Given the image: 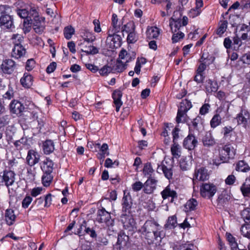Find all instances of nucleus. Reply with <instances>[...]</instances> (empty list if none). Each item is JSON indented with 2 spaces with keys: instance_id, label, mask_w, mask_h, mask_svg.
Segmentation results:
<instances>
[{
  "instance_id": "obj_1",
  "label": "nucleus",
  "mask_w": 250,
  "mask_h": 250,
  "mask_svg": "<svg viewBox=\"0 0 250 250\" xmlns=\"http://www.w3.org/2000/svg\"><path fill=\"white\" fill-rule=\"evenodd\" d=\"M122 206V213L120 216L121 221L125 229L131 230L134 225L135 222L134 219L130 215L132 202L129 192L124 191Z\"/></svg>"
},
{
  "instance_id": "obj_2",
  "label": "nucleus",
  "mask_w": 250,
  "mask_h": 250,
  "mask_svg": "<svg viewBox=\"0 0 250 250\" xmlns=\"http://www.w3.org/2000/svg\"><path fill=\"white\" fill-rule=\"evenodd\" d=\"M161 226L154 220H147L140 231L145 236L148 244H153L158 237H161Z\"/></svg>"
},
{
  "instance_id": "obj_3",
  "label": "nucleus",
  "mask_w": 250,
  "mask_h": 250,
  "mask_svg": "<svg viewBox=\"0 0 250 250\" xmlns=\"http://www.w3.org/2000/svg\"><path fill=\"white\" fill-rule=\"evenodd\" d=\"M12 8L8 5H0V26L3 29L12 30L15 28Z\"/></svg>"
},
{
  "instance_id": "obj_4",
  "label": "nucleus",
  "mask_w": 250,
  "mask_h": 250,
  "mask_svg": "<svg viewBox=\"0 0 250 250\" xmlns=\"http://www.w3.org/2000/svg\"><path fill=\"white\" fill-rule=\"evenodd\" d=\"M191 107V102L187 99H185L180 103L176 118V121L178 124L185 122L186 113Z\"/></svg>"
},
{
  "instance_id": "obj_5",
  "label": "nucleus",
  "mask_w": 250,
  "mask_h": 250,
  "mask_svg": "<svg viewBox=\"0 0 250 250\" xmlns=\"http://www.w3.org/2000/svg\"><path fill=\"white\" fill-rule=\"evenodd\" d=\"M217 187L213 183H205L200 186L201 196L205 198L210 199L217 192Z\"/></svg>"
},
{
  "instance_id": "obj_6",
  "label": "nucleus",
  "mask_w": 250,
  "mask_h": 250,
  "mask_svg": "<svg viewBox=\"0 0 250 250\" xmlns=\"http://www.w3.org/2000/svg\"><path fill=\"white\" fill-rule=\"evenodd\" d=\"M97 220L100 223H104L108 227H112L114 224V219L111 218L110 213L104 208L98 210Z\"/></svg>"
},
{
  "instance_id": "obj_7",
  "label": "nucleus",
  "mask_w": 250,
  "mask_h": 250,
  "mask_svg": "<svg viewBox=\"0 0 250 250\" xmlns=\"http://www.w3.org/2000/svg\"><path fill=\"white\" fill-rule=\"evenodd\" d=\"M18 65L13 60L8 59L3 61L0 68L4 73L11 74L17 69Z\"/></svg>"
},
{
  "instance_id": "obj_8",
  "label": "nucleus",
  "mask_w": 250,
  "mask_h": 250,
  "mask_svg": "<svg viewBox=\"0 0 250 250\" xmlns=\"http://www.w3.org/2000/svg\"><path fill=\"white\" fill-rule=\"evenodd\" d=\"M116 245L119 250H126L128 249L130 245L128 235L125 234L124 232L121 231L118 235Z\"/></svg>"
},
{
  "instance_id": "obj_9",
  "label": "nucleus",
  "mask_w": 250,
  "mask_h": 250,
  "mask_svg": "<svg viewBox=\"0 0 250 250\" xmlns=\"http://www.w3.org/2000/svg\"><path fill=\"white\" fill-rule=\"evenodd\" d=\"M15 176L16 174L12 170H4L1 176L0 185H4L8 188L9 186H12L15 182Z\"/></svg>"
},
{
  "instance_id": "obj_10",
  "label": "nucleus",
  "mask_w": 250,
  "mask_h": 250,
  "mask_svg": "<svg viewBox=\"0 0 250 250\" xmlns=\"http://www.w3.org/2000/svg\"><path fill=\"white\" fill-rule=\"evenodd\" d=\"M235 119L237 120L238 125H242L246 128L250 123V114L247 110L241 109Z\"/></svg>"
},
{
  "instance_id": "obj_11",
  "label": "nucleus",
  "mask_w": 250,
  "mask_h": 250,
  "mask_svg": "<svg viewBox=\"0 0 250 250\" xmlns=\"http://www.w3.org/2000/svg\"><path fill=\"white\" fill-rule=\"evenodd\" d=\"M198 141L196 137L192 133H189L183 141V146L188 150H193L197 146Z\"/></svg>"
},
{
  "instance_id": "obj_12",
  "label": "nucleus",
  "mask_w": 250,
  "mask_h": 250,
  "mask_svg": "<svg viewBox=\"0 0 250 250\" xmlns=\"http://www.w3.org/2000/svg\"><path fill=\"white\" fill-rule=\"evenodd\" d=\"M194 175L196 179L202 181L208 180L209 177L208 170L203 167H196Z\"/></svg>"
},
{
  "instance_id": "obj_13",
  "label": "nucleus",
  "mask_w": 250,
  "mask_h": 250,
  "mask_svg": "<svg viewBox=\"0 0 250 250\" xmlns=\"http://www.w3.org/2000/svg\"><path fill=\"white\" fill-rule=\"evenodd\" d=\"M40 159V154L33 149L28 150L26 158L27 164L30 167L38 163Z\"/></svg>"
},
{
  "instance_id": "obj_14",
  "label": "nucleus",
  "mask_w": 250,
  "mask_h": 250,
  "mask_svg": "<svg viewBox=\"0 0 250 250\" xmlns=\"http://www.w3.org/2000/svg\"><path fill=\"white\" fill-rule=\"evenodd\" d=\"M9 107L11 112L18 116L21 115L24 109V106L23 104L16 100H13L11 102Z\"/></svg>"
},
{
  "instance_id": "obj_15",
  "label": "nucleus",
  "mask_w": 250,
  "mask_h": 250,
  "mask_svg": "<svg viewBox=\"0 0 250 250\" xmlns=\"http://www.w3.org/2000/svg\"><path fill=\"white\" fill-rule=\"evenodd\" d=\"M117 33L113 32V34H110V32H109L106 42L109 40L113 42L112 44L110 45L111 48H117L122 45V38L120 35L117 34Z\"/></svg>"
},
{
  "instance_id": "obj_16",
  "label": "nucleus",
  "mask_w": 250,
  "mask_h": 250,
  "mask_svg": "<svg viewBox=\"0 0 250 250\" xmlns=\"http://www.w3.org/2000/svg\"><path fill=\"white\" fill-rule=\"evenodd\" d=\"M157 181L154 178L149 177L144 185V192L146 194H151L156 188Z\"/></svg>"
},
{
  "instance_id": "obj_17",
  "label": "nucleus",
  "mask_w": 250,
  "mask_h": 250,
  "mask_svg": "<svg viewBox=\"0 0 250 250\" xmlns=\"http://www.w3.org/2000/svg\"><path fill=\"white\" fill-rule=\"evenodd\" d=\"M161 194L164 200L171 197L172 198L171 202H172L174 198H177V192L173 190L169 185L167 186L161 191Z\"/></svg>"
},
{
  "instance_id": "obj_18",
  "label": "nucleus",
  "mask_w": 250,
  "mask_h": 250,
  "mask_svg": "<svg viewBox=\"0 0 250 250\" xmlns=\"http://www.w3.org/2000/svg\"><path fill=\"white\" fill-rule=\"evenodd\" d=\"M80 36L83 38L84 42H94L95 39V36L93 35L92 32L86 29H81L80 31Z\"/></svg>"
},
{
  "instance_id": "obj_19",
  "label": "nucleus",
  "mask_w": 250,
  "mask_h": 250,
  "mask_svg": "<svg viewBox=\"0 0 250 250\" xmlns=\"http://www.w3.org/2000/svg\"><path fill=\"white\" fill-rule=\"evenodd\" d=\"M204 146L210 147L216 144V141L210 132H207L202 139Z\"/></svg>"
},
{
  "instance_id": "obj_20",
  "label": "nucleus",
  "mask_w": 250,
  "mask_h": 250,
  "mask_svg": "<svg viewBox=\"0 0 250 250\" xmlns=\"http://www.w3.org/2000/svg\"><path fill=\"white\" fill-rule=\"evenodd\" d=\"M26 53V50L22 45L14 46L12 49L11 56L16 59H19L23 57Z\"/></svg>"
},
{
  "instance_id": "obj_21",
  "label": "nucleus",
  "mask_w": 250,
  "mask_h": 250,
  "mask_svg": "<svg viewBox=\"0 0 250 250\" xmlns=\"http://www.w3.org/2000/svg\"><path fill=\"white\" fill-rule=\"evenodd\" d=\"M41 169L45 173H52L54 169V163L49 158H46L41 166Z\"/></svg>"
},
{
  "instance_id": "obj_22",
  "label": "nucleus",
  "mask_w": 250,
  "mask_h": 250,
  "mask_svg": "<svg viewBox=\"0 0 250 250\" xmlns=\"http://www.w3.org/2000/svg\"><path fill=\"white\" fill-rule=\"evenodd\" d=\"M157 171L161 173L162 171L165 176L168 179H172L173 175V171L171 167H167L164 165H158Z\"/></svg>"
},
{
  "instance_id": "obj_23",
  "label": "nucleus",
  "mask_w": 250,
  "mask_h": 250,
  "mask_svg": "<svg viewBox=\"0 0 250 250\" xmlns=\"http://www.w3.org/2000/svg\"><path fill=\"white\" fill-rule=\"evenodd\" d=\"M33 81L32 76L28 73H25L21 79L20 82L23 87L29 88L33 84Z\"/></svg>"
},
{
  "instance_id": "obj_24",
  "label": "nucleus",
  "mask_w": 250,
  "mask_h": 250,
  "mask_svg": "<svg viewBox=\"0 0 250 250\" xmlns=\"http://www.w3.org/2000/svg\"><path fill=\"white\" fill-rule=\"evenodd\" d=\"M5 217L6 223L8 225L11 226L15 222L16 215L14 210L12 209H7L5 211Z\"/></svg>"
},
{
  "instance_id": "obj_25",
  "label": "nucleus",
  "mask_w": 250,
  "mask_h": 250,
  "mask_svg": "<svg viewBox=\"0 0 250 250\" xmlns=\"http://www.w3.org/2000/svg\"><path fill=\"white\" fill-rule=\"evenodd\" d=\"M42 149L45 154L48 155L52 153L54 149V144L51 140H46L43 143Z\"/></svg>"
},
{
  "instance_id": "obj_26",
  "label": "nucleus",
  "mask_w": 250,
  "mask_h": 250,
  "mask_svg": "<svg viewBox=\"0 0 250 250\" xmlns=\"http://www.w3.org/2000/svg\"><path fill=\"white\" fill-rule=\"evenodd\" d=\"M146 38L148 40L156 39L160 34V31L157 27H150L147 28L146 32Z\"/></svg>"
},
{
  "instance_id": "obj_27",
  "label": "nucleus",
  "mask_w": 250,
  "mask_h": 250,
  "mask_svg": "<svg viewBox=\"0 0 250 250\" xmlns=\"http://www.w3.org/2000/svg\"><path fill=\"white\" fill-rule=\"evenodd\" d=\"M178 225L177 222V217L175 215L169 216L166 223L164 225L165 229H171L175 228Z\"/></svg>"
},
{
  "instance_id": "obj_28",
  "label": "nucleus",
  "mask_w": 250,
  "mask_h": 250,
  "mask_svg": "<svg viewBox=\"0 0 250 250\" xmlns=\"http://www.w3.org/2000/svg\"><path fill=\"white\" fill-rule=\"evenodd\" d=\"M203 6V1L202 0H196V7L191 9L188 13V16L191 18H194L199 15L201 12L200 8Z\"/></svg>"
},
{
  "instance_id": "obj_29",
  "label": "nucleus",
  "mask_w": 250,
  "mask_h": 250,
  "mask_svg": "<svg viewBox=\"0 0 250 250\" xmlns=\"http://www.w3.org/2000/svg\"><path fill=\"white\" fill-rule=\"evenodd\" d=\"M227 241L231 247L232 250H238L239 247L236 242V238L230 233L227 232L226 234Z\"/></svg>"
},
{
  "instance_id": "obj_30",
  "label": "nucleus",
  "mask_w": 250,
  "mask_h": 250,
  "mask_svg": "<svg viewBox=\"0 0 250 250\" xmlns=\"http://www.w3.org/2000/svg\"><path fill=\"white\" fill-rule=\"evenodd\" d=\"M242 194L245 197L250 196V179H246L240 188Z\"/></svg>"
},
{
  "instance_id": "obj_31",
  "label": "nucleus",
  "mask_w": 250,
  "mask_h": 250,
  "mask_svg": "<svg viewBox=\"0 0 250 250\" xmlns=\"http://www.w3.org/2000/svg\"><path fill=\"white\" fill-rule=\"evenodd\" d=\"M205 87L206 92L209 93L212 92H216L218 88L217 83H213L210 79H208L206 81Z\"/></svg>"
},
{
  "instance_id": "obj_32",
  "label": "nucleus",
  "mask_w": 250,
  "mask_h": 250,
  "mask_svg": "<svg viewBox=\"0 0 250 250\" xmlns=\"http://www.w3.org/2000/svg\"><path fill=\"white\" fill-rule=\"evenodd\" d=\"M135 27L134 22L131 21L124 25L122 28H121V30H122V32L124 35V32L128 34L129 33L135 30Z\"/></svg>"
},
{
  "instance_id": "obj_33",
  "label": "nucleus",
  "mask_w": 250,
  "mask_h": 250,
  "mask_svg": "<svg viewBox=\"0 0 250 250\" xmlns=\"http://www.w3.org/2000/svg\"><path fill=\"white\" fill-rule=\"evenodd\" d=\"M235 154L231 152V154H227L223 148L219 150V157L222 163L227 162L230 159L233 158Z\"/></svg>"
},
{
  "instance_id": "obj_34",
  "label": "nucleus",
  "mask_w": 250,
  "mask_h": 250,
  "mask_svg": "<svg viewBox=\"0 0 250 250\" xmlns=\"http://www.w3.org/2000/svg\"><path fill=\"white\" fill-rule=\"evenodd\" d=\"M235 169L244 172H248L250 170V167L244 161H239L236 164Z\"/></svg>"
},
{
  "instance_id": "obj_35",
  "label": "nucleus",
  "mask_w": 250,
  "mask_h": 250,
  "mask_svg": "<svg viewBox=\"0 0 250 250\" xmlns=\"http://www.w3.org/2000/svg\"><path fill=\"white\" fill-rule=\"evenodd\" d=\"M241 218L245 222V224L250 223V208H246L241 211L240 213Z\"/></svg>"
},
{
  "instance_id": "obj_36",
  "label": "nucleus",
  "mask_w": 250,
  "mask_h": 250,
  "mask_svg": "<svg viewBox=\"0 0 250 250\" xmlns=\"http://www.w3.org/2000/svg\"><path fill=\"white\" fill-rule=\"evenodd\" d=\"M229 198V196L226 191H223L219 195L217 201L219 205L223 206L228 202Z\"/></svg>"
},
{
  "instance_id": "obj_37",
  "label": "nucleus",
  "mask_w": 250,
  "mask_h": 250,
  "mask_svg": "<svg viewBox=\"0 0 250 250\" xmlns=\"http://www.w3.org/2000/svg\"><path fill=\"white\" fill-rule=\"evenodd\" d=\"M222 118L219 114H215L210 121L211 128H215L221 124Z\"/></svg>"
},
{
  "instance_id": "obj_38",
  "label": "nucleus",
  "mask_w": 250,
  "mask_h": 250,
  "mask_svg": "<svg viewBox=\"0 0 250 250\" xmlns=\"http://www.w3.org/2000/svg\"><path fill=\"white\" fill-rule=\"evenodd\" d=\"M111 20V24L114 32H119L121 30V25L120 23H119L117 15L116 14H113Z\"/></svg>"
},
{
  "instance_id": "obj_39",
  "label": "nucleus",
  "mask_w": 250,
  "mask_h": 250,
  "mask_svg": "<svg viewBox=\"0 0 250 250\" xmlns=\"http://www.w3.org/2000/svg\"><path fill=\"white\" fill-rule=\"evenodd\" d=\"M53 178L52 173H45L42 176V183L45 187H48L50 185Z\"/></svg>"
},
{
  "instance_id": "obj_40",
  "label": "nucleus",
  "mask_w": 250,
  "mask_h": 250,
  "mask_svg": "<svg viewBox=\"0 0 250 250\" xmlns=\"http://www.w3.org/2000/svg\"><path fill=\"white\" fill-rule=\"evenodd\" d=\"M125 68V64L121 60H118L115 65L112 67L113 73L116 72L118 73L122 72Z\"/></svg>"
},
{
  "instance_id": "obj_41",
  "label": "nucleus",
  "mask_w": 250,
  "mask_h": 250,
  "mask_svg": "<svg viewBox=\"0 0 250 250\" xmlns=\"http://www.w3.org/2000/svg\"><path fill=\"white\" fill-rule=\"evenodd\" d=\"M173 145L171 147V152L175 158H179L180 156V146L178 143H173Z\"/></svg>"
},
{
  "instance_id": "obj_42",
  "label": "nucleus",
  "mask_w": 250,
  "mask_h": 250,
  "mask_svg": "<svg viewBox=\"0 0 250 250\" xmlns=\"http://www.w3.org/2000/svg\"><path fill=\"white\" fill-rule=\"evenodd\" d=\"M81 50L82 52H85L87 54L95 55L99 53L98 49L92 45L86 46Z\"/></svg>"
},
{
  "instance_id": "obj_43",
  "label": "nucleus",
  "mask_w": 250,
  "mask_h": 250,
  "mask_svg": "<svg viewBox=\"0 0 250 250\" xmlns=\"http://www.w3.org/2000/svg\"><path fill=\"white\" fill-rule=\"evenodd\" d=\"M240 231L241 234L245 237L250 239V224H245L242 225Z\"/></svg>"
},
{
  "instance_id": "obj_44",
  "label": "nucleus",
  "mask_w": 250,
  "mask_h": 250,
  "mask_svg": "<svg viewBox=\"0 0 250 250\" xmlns=\"http://www.w3.org/2000/svg\"><path fill=\"white\" fill-rule=\"evenodd\" d=\"M75 33V29L71 26L65 27L63 30V34L64 37L67 40H69L72 38L73 35Z\"/></svg>"
},
{
  "instance_id": "obj_45",
  "label": "nucleus",
  "mask_w": 250,
  "mask_h": 250,
  "mask_svg": "<svg viewBox=\"0 0 250 250\" xmlns=\"http://www.w3.org/2000/svg\"><path fill=\"white\" fill-rule=\"evenodd\" d=\"M11 40L14 46L22 45L21 43L23 41V37L22 35L19 34H13L12 36Z\"/></svg>"
},
{
  "instance_id": "obj_46",
  "label": "nucleus",
  "mask_w": 250,
  "mask_h": 250,
  "mask_svg": "<svg viewBox=\"0 0 250 250\" xmlns=\"http://www.w3.org/2000/svg\"><path fill=\"white\" fill-rule=\"evenodd\" d=\"M249 32V34L244 33L241 36V39L243 40H250V27L247 26V24H243L241 27L240 31H245Z\"/></svg>"
},
{
  "instance_id": "obj_47",
  "label": "nucleus",
  "mask_w": 250,
  "mask_h": 250,
  "mask_svg": "<svg viewBox=\"0 0 250 250\" xmlns=\"http://www.w3.org/2000/svg\"><path fill=\"white\" fill-rule=\"evenodd\" d=\"M138 39V37L135 30L129 33L126 39V41L129 44H133L135 43Z\"/></svg>"
},
{
  "instance_id": "obj_48",
  "label": "nucleus",
  "mask_w": 250,
  "mask_h": 250,
  "mask_svg": "<svg viewBox=\"0 0 250 250\" xmlns=\"http://www.w3.org/2000/svg\"><path fill=\"white\" fill-rule=\"evenodd\" d=\"M197 205V201L195 199L192 198L187 202L185 208L189 210H193L196 209Z\"/></svg>"
},
{
  "instance_id": "obj_49",
  "label": "nucleus",
  "mask_w": 250,
  "mask_h": 250,
  "mask_svg": "<svg viewBox=\"0 0 250 250\" xmlns=\"http://www.w3.org/2000/svg\"><path fill=\"white\" fill-rule=\"evenodd\" d=\"M215 58L209 55L208 54H206L205 53H204L201 57V58L199 60L200 62H206L209 65L211 63H212L213 61H214Z\"/></svg>"
},
{
  "instance_id": "obj_50",
  "label": "nucleus",
  "mask_w": 250,
  "mask_h": 250,
  "mask_svg": "<svg viewBox=\"0 0 250 250\" xmlns=\"http://www.w3.org/2000/svg\"><path fill=\"white\" fill-rule=\"evenodd\" d=\"M204 122V119L198 115L192 120V125L195 129H198L199 125H203Z\"/></svg>"
},
{
  "instance_id": "obj_51",
  "label": "nucleus",
  "mask_w": 250,
  "mask_h": 250,
  "mask_svg": "<svg viewBox=\"0 0 250 250\" xmlns=\"http://www.w3.org/2000/svg\"><path fill=\"white\" fill-rule=\"evenodd\" d=\"M154 170L153 169L150 163H146L143 168V172L145 175H148L149 177H151L152 174L153 173Z\"/></svg>"
},
{
  "instance_id": "obj_52",
  "label": "nucleus",
  "mask_w": 250,
  "mask_h": 250,
  "mask_svg": "<svg viewBox=\"0 0 250 250\" xmlns=\"http://www.w3.org/2000/svg\"><path fill=\"white\" fill-rule=\"evenodd\" d=\"M234 128L231 126H226L223 128V134L224 138L227 139L230 137Z\"/></svg>"
},
{
  "instance_id": "obj_53",
  "label": "nucleus",
  "mask_w": 250,
  "mask_h": 250,
  "mask_svg": "<svg viewBox=\"0 0 250 250\" xmlns=\"http://www.w3.org/2000/svg\"><path fill=\"white\" fill-rule=\"evenodd\" d=\"M95 147H97L100 149V151L102 153L106 154V156L109 155V153L108 152V146L107 144L104 143L102 146H100V144L98 143L95 144Z\"/></svg>"
},
{
  "instance_id": "obj_54",
  "label": "nucleus",
  "mask_w": 250,
  "mask_h": 250,
  "mask_svg": "<svg viewBox=\"0 0 250 250\" xmlns=\"http://www.w3.org/2000/svg\"><path fill=\"white\" fill-rule=\"evenodd\" d=\"M241 39L239 38L237 35H236L233 38L232 45L233 46V49L237 50L241 46L242 42Z\"/></svg>"
},
{
  "instance_id": "obj_55",
  "label": "nucleus",
  "mask_w": 250,
  "mask_h": 250,
  "mask_svg": "<svg viewBox=\"0 0 250 250\" xmlns=\"http://www.w3.org/2000/svg\"><path fill=\"white\" fill-rule=\"evenodd\" d=\"M110 72L113 73V68L107 65L104 66L99 70V73L102 76H106Z\"/></svg>"
},
{
  "instance_id": "obj_56",
  "label": "nucleus",
  "mask_w": 250,
  "mask_h": 250,
  "mask_svg": "<svg viewBox=\"0 0 250 250\" xmlns=\"http://www.w3.org/2000/svg\"><path fill=\"white\" fill-rule=\"evenodd\" d=\"M31 18H27L23 21V30L25 33H28L31 29L32 22L30 21Z\"/></svg>"
},
{
  "instance_id": "obj_57",
  "label": "nucleus",
  "mask_w": 250,
  "mask_h": 250,
  "mask_svg": "<svg viewBox=\"0 0 250 250\" xmlns=\"http://www.w3.org/2000/svg\"><path fill=\"white\" fill-rule=\"evenodd\" d=\"M228 21H224L217 29L216 34L220 36L222 35L226 30L227 28Z\"/></svg>"
},
{
  "instance_id": "obj_58",
  "label": "nucleus",
  "mask_w": 250,
  "mask_h": 250,
  "mask_svg": "<svg viewBox=\"0 0 250 250\" xmlns=\"http://www.w3.org/2000/svg\"><path fill=\"white\" fill-rule=\"evenodd\" d=\"M86 222L84 220L83 223L80 226L79 228L78 229L77 232L75 233L76 234L78 235L80 237L84 236L85 235V232H84V230H85V228L86 227Z\"/></svg>"
},
{
  "instance_id": "obj_59",
  "label": "nucleus",
  "mask_w": 250,
  "mask_h": 250,
  "mask_svg": "<svg viewBox=\"0 0 250 250\" xmlns=\"http://www.w3.org/2000/svg\"><path fill=\"white\" fill-rule=\"evenodd\" d=\"M210 108V105L208 103L204 104L200 108L199 113L200 115H205L209 112Z\"/></svg>"
},
{
  "instance_id": "obj_60",
  "label": "nucleus",
  "mask_w": 250,
  "mask_h": 250,
  "mask_svg": "<svg viewBox=\"0 0 250 250\" xmlns=\"http://www.w3.org/2000/svg\"><path fill=\"white\" fill-rule=\"evenodd\" d=\"M184 37V34L181 31H178L177 33H174L172 37V42L175 43L180 41Z\"/></svg>"
},
{
  "instance_id": "obj_61",
  "label": "nucleus",
  "mask_w": 250,
  "mask_h": 250,
  "mask_svg": "<svg viewBox=\"0 0 250 250\" xmlns=\"http://www.w3.org/2000/svg\"><path fill=\"white\" fill-rule=\"evenodd\" d=\"M179 166L182 170H187L189 168L190 165L186 159H181L180 161Z\"/></svg>"
},
{
  "instance_id": "obj_62",
  "label": "nucleus",
  "mask_w": 250,
  "mask_h": 250,
  "mask_svg": "<svg viewBox=\"0 0 250 250\" xmlns=\"http://www.w3.org/2000/svg\"><path fill=\"white\" fill-rule=\"evenodd\" d=\"M17 14L21 18L26 19L27 18H30L28 17V12L25 9H18L17 10Z\"/></svg>"
},
{
  "instance_id": "obj_63",
  "label": "nucleus",
  "mask_w": 250,
  "mask_h": 250,
  "mask_svg": "<svg viewBox=\"0 0 250 250\" xmlns=\"http://www.w3.org/2000/svg\"><path fill=\"white\" fill-rule=\"evenodd\" d=\"M32 201V198L30 196H26L22 201V207L24 208H27Z\"/></svg>"
},
{
  "instance_id": "obj_64",
  "label": "nucleus",
  "mask_w": 250,
  "mask_h": 250,
  "mask_svg": "<svg viewBox=\"0 0 250 250\" xmlns=\"http://www.w3.org/2000/svg\"><path fill=\"white\" fill-rule=\"evenodd\" d=\"M43 197H41L40 198H37L34 202L32 207H35L36 208H40L43 206V202L44 201Z\"/></svg>"
}]
</instances>
